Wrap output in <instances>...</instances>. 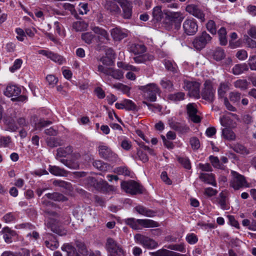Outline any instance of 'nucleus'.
Instances as JSON below:
<instances>
[{"label": "nucleus", "instance_id": "1", "mask_svg": "<svg viewBox=\"0 0 256 256\" xmlns=\"http://www.w3.org/2000/svg\"><path fill=\"white\" fill-rule=\"evenodd\" d=\"M43 204L46 206L44 212L48 218L47 222H46V225L47 228H50L52 232L59 236H63L66 235L67 232L66 230L64 229L57 227L56 224H58L59 222L69 223L70 217L67 215L64 216V219L65 221L62 222L60 218V214L58 212L50 210L48 208L50 206H54V204L50 202L44 201Z\"/></svg>", "mask_w": 256, "mask_h": 256}, {"label": "nucleus", "instance_id": "2", "mask_svg": "<svg viewBox=\"0 0 256 256\" xmlns=\"http://www.w3.org/2000/svg\"><path fill=\"white\" fill-rule=\"evenodd\" d=\"M126 223L130 226L132 229L140 230V226L144 228H154L159 226L158 224L152 220H136L134 218H129L125 220Z\"/></svg>", "mask_w": 256, "mask_h": 256}, {"label": "nucleus", "instance_id": "3", "mask_svg": "<svg viewBox=\"0 0 256 256\" xmlns=\"http://www.w3.org/2000/svg\"><path fill=\"white\" fill-rule=\"evenodd\" d=\"M215 92L212 82L208 80L204 82L200 96L204 100L212 103L214 100Z\"/></svg>", "mask_w": 256, "mask_h": 256}, {"label": "nucleus", "instance_id": "4", "mask_svg": "<svg viewBox=\"0 0 256 256\" xmlns=\"http://www.w3.org/2000/svg\"><path fill=\"white\" fill-rule=\"evenodd\" d=\"M184 88L186 90L188 91V95L190 97H194L196 98H200V84L196 81L184 80Z\"/></svg>", "mask_w": 256, "mask_h": 256}, {"label": "nucleus", "instance_id": "5", "mask_svg": "<svg viewBox=\"0 0 256 256\" xmlns=\"http://www.w3.org/2000/svg\"><path fill=\"white\" fill-rule=\"evenodd\" d=\"M165 20L170 24H175L176 28L178 29L180 28V24L184 18L182 13L180 12H172L168 10H164Z\"/></svg>", "mask_w": 256, "mask_h": 256}, {"label": "nucleus", "instance_id": "6", "mask_svg": "<svg viewBox=\"0 0 256 256\" xmlns=\"http://www.w3.org/2000/svg\"><path fill=\"white\" fill-rule=\"evenodd\" d=\"M139 89L144 93V96L150 102L156 100V94L160 92V89L157 86L153 83L140 86Z\"/></svg>", "mask_w": 256, "mask_h": 256}, {"label": "nucleus", "instance_id": "7", "mask_svg": "<svg viewBox=\"0 0 256 256\" xmlns=\"http://www.w3.org/2000/svg\"><path fill=\"white\" fill-rule=\"evenodd\" d=\"M121 187L126 193L132 194L142 192V186L133 180L122 181L121 183Z\"/></svg>", "mask_w": 256, "mask_h": 256}, {"label": "nucleus", "instance_id": "8", "mask_svg": "<svg viewBox=\"0 0 256 256\" xmlns=\"http://www.w3.org/2000/svg\"><path fill=\"white\" fill-rule=\"evenodd\" d=\"M21 89L14 85L8 86L4 92V94L9 97H14L12 98V101L24 102L26 99L24 96L20 95Z\"/></svg>", "mask_w": 256, "mask_h": 256}, {"label": "nucleus", "instance_id": "9", "mask_svg": "<svg viewBox=\"0 0 256 256\" xmlns=\"http://www.w3.org/2000/svg\"><path fill=\"white\" fill-rule=\"evenodd\" d=\"M231 174L232 178L230 182V186L234 190H238L243 187L248 186L244 176L234 170L231 172Z\"/></svg>", "mask_w": 256, "mask_h": 256}, {"label": "nucleus", "instance_id": "10", "mask_svg": "<svg viewBox=\"0 0 256 256\" xmlns=\"http://www.w3.org/2000/svg\"><path fill=\"white\" fill-rule=\"evenodd\" d=\"M134 239L136 242L148 249H154L158 246V242L154 240L140 234L134 236Z\"/></svg>", "mask_w": 256, "mask_h": 256}, {"label": "nucleus", "instance_id": "11", "mask_svg": "<svg viewBox=\"0 0 256 256\" xmlns=\"http://www.w3.org/2000/svg\"><path fill=\"white\" fill-rule=\"evenodd\" d=\"M98 153L102 158L108 161L116 162L118 160V155L106 146H98Z\"/></svg>", "mask_w": 256, "mask_h": 256}, {"label": "nucleus", "instance_id": "12", "mask_svg": "<svg viewBox=\"0 0 256 256\" xmlns=\"http://www.w3.org/2000/svg\"><path fill=\"white\" fill-rule=\"evenodd\" d=\"M211 36L206 32H203L200 36L194 38L192 44L196 49L201 50L211 40Z\"/></svg>", "mask_w": 256, "mask_h": 256}, {"label": "nucleus", "instance_id": "13", "mask_svg": "<svg viewBox=\"0 0 256 256\" xmlns=\"http://www.w3.org/2000/svg\"><path fill=\"white\" fill-rule=\"evenodd\" d=\"M168 124L172 129L180 134H186L190 131V128L188 126L184 123L176 122L174 118L168 119Z\"/></svg>", "mask_w": 256, "mask_h": 256}, {"label": "nucleus", "instance_id": "14", "mask_svg": "<svg viewBox=\"0 0 256 256\" xmlns=\"http://www.w3.org/2000/svg\"><path fill=\"white\" fill-rule=\"evenodd\" d=\"M183 28L187 35L192 36L197 32L198 26L194 20L187 19L183 23Z\"/></svg>", "mask_w": 256, "mask_h": 256}, {"label": "nucleus", "instance_id": "15", "mask_svg": "<svg viewBox=\"0 0 256 256\" xmlns=\"http://www.w3.org/2000/svg\"><path fill=\"white\" fill-rule=\"evenodd\" d=\"M92 209L90 206L87 208H78L73 212L74 216L78 220L83 222L84 220L88 219L91 216Z\"/></svg>", "mask_w": 256, "mask_h": 256}, {"label": "nucleus", "instance_id": "16", "mask_svg": "<svg viewBox=\"0 0 256 256\" xmlns=\"http://www.w3.org/2000/svg\"><path fill=\"white\" fill-rule=\"evenodd\" d=\"M114 0H106L104 8L108 13L111 15L118 16L121 14V10Z\"/></svg>", "mask_w": 256, "mask_h": 256}, {"label": "nucleus", "instance_id": "17", "mask_svg": "<svg viewBox=\"0 0 256 256\" xmlns=\"http://www.w3.org/2000/svg\"><path fill=\"white\" fill-rule=\"evenodd\" d=\"M117 2L122 10V17L125 19L130 18L132 8L131 2L128 0H117Z\"/></svg>", "mask_w": 256, "mask_h": 256}, {"label": "nucleus", "instance_id": "18", "mask_svg": "<svg viewBox=\"0 0 256 256\" xmlns=\"http://www.w3.org/2000/svg\"><path fill=\"white\" fill-rule=\"evenodd\" d=\"M72 158L70 160L60 159V161L66 167L71 169H78L79 168V163L76 160L80 158V153H74L72 154Z\"/></svg>", "mask_w": 256, "mask_h": 256}, {"label": "nucleus", "instance_id": "19", "mask_svg": "<svg viewBox=\"0 0 256 256\" xmlns=\"http://www.w3.org/2000/svg\"><path fill=\"white\" fill-rule=\"evenodd\" d=\"M194 103L188 104L186 106L187 113L190 120L194 123H198L201 121L200 116L196 114L198 110Z\"/></svg>", "mask_w": 256, "mask_h": 256}, {"label": "nucleus", "instance_id": "20", "mask_svg": "<svg viewBox=\"0 0 256 256\" xmlns=\"http://www.w3.org/2000/svg\"><path fill=\"white\" fill-rule=\"evenodd\" d=\"M186 10L190 14L200 20L201 22H204L205 20L204 14L197 6L189 4L186 6Z\"/></svg>", "mask_w": 256, "mask_h": 256}, {"label": "nucleus", "instance_id": "21", "mask_svg": "<svg viewBox=\"0 0 256 256\" xmlns=\"http://www.w3.org/2000/svg\"><path fill=\"white\" fill-rule=\"evenodd\" d=\"M110 34L114 41H120L128 36V31L126 30L116 27L110 30Z\"/></svg>", "mask_w": 256, "mask_h": 256}, {"label": "nucleus", "instance_id": "22", "mask_svg": "<svg viewBox=\"0 0 256 256\" xmlns=\"http://www.w3.org/2000/svg\"><path fill=\"white\" fill-rule=\"evenodd\" d=\"M199 178L201 180L206 183L212 184L214 186H216V182L212 174L201 173L199 176Z\"/></svg>", "mask_w": 256, "mask_h": 256}, {"label": "nucleus", "instance_id": "23", "mask_svg": "<svg viewBox=\"0 0 256 256\" xmlns=\"http://www.w3.org/2000/svg\"><path fill=\"white\" fill-rule=\"evenodd\" d=\"M72 152V147L68 146L65 148H60L56 150V158L60 160L62 157H66Z\"/></svg>", "mask_w": 256, "mask_h": 256}, {"label": "nucleus", "instance_id": "24", "mask_svg": "<svg viewBox=\"0 0 256 256\" xmlns=\"http://www.w3.org/2000/svg\"><path fill=\"white\" fill-rule=\"evenodd\" d=\"M3 238L6 242L10 244L12 242V237L16 235V232L8 227H4L2 230Z\"/></svg>", "mask_w": 256, "mask_h": 256}, {"label": "nucleus", "instance_id": "25", "mask_svg": "<svg viewBox=\"0 0 256 256\" xmlns=\"http://www.w3.org/2000/svg\"><path fill=\"white\" fill-rule=\"evenodd\" d=\"M248 67L247 64H236L232 68V72L234 75H239L242 74L244 72L248 71Z\"/></svg>", "mask_w": 256, "mask_h": 256}, {"label": "nucleus", "instance_id": "26", "mask_svg": "<svg viewBox=\"0 0 256 256\" xmlns=\"http://www.w3.org/2000/svg\"><path fill=\"white\" fill-rule=\"evenodd\" d=\"M153 20L156 22H160L164 18V10H162V6H156L153 8L152 12Z\"/></svg>", "mask_w": 256, "mask_h": 256}, {"label": "nucleus", "instance_id": "27", "mask_svg": "<svg viewBox=\"0 0 256 256\" xmlns=\"http://www.w3.org/2000/svg\"><path fill=\"white\" fill-rule=\"evenodd\" d=\"M146 50L145 46L141 44H132L130 47V51L134 54H140Z\"/></svg>", "mask_w": 256, "mask_h": 256}, {"label": "nucleus", "instance_id": "28", "mask_svg": "<svg viewBox=\"0 0 256 256\" xmlns=\"http://www.w3.org/2000/svg\"><path fill=\"white\" fill-rule=\"evenodd\" d=\"M45 196L48 199L58 201V202H65L68 200L66 197L64 196L62 194L59 192H52L46 194Z\"/></svg>", "mask_w": 256, "mask_h": 256}, {"label": "nucleus", "instance_id": "29", "mask_svg": "<svg viewBox=\"0 0 256 256\" xmlns=\"http://www.w3.org/2000/svg\"><path fill=\"white\" fill-rule=\"evenodd\" d=\"M4 124L6 126V130L15 132L18 129V126L15 123V120L12 117L8 116L4 120Z\"/></svg>", "mask_w": 256, "mask_h": 256}, {"label": "nucleus", "instance_id": "30", "mask_svg": "<svg viewBox=\"0 0 256 256\" xmlns=\"http://www.w3.org/2000/svg\"><path fill=\"white\" fill-rule=\"evenodd\" d=\"M91 29L96 34L100 36L102 38L106 40H110L108 33L104 29L98 26H93Z\"/></svg>", "mask_w": 256, "mask_h": 256}, {"label": "nucleus", "instance_id": "31", "mask_svg": "<svg viewBox=\"0 0 256 256\" xmlns=\"http://www.w3.org/2000/svg\"><path fill=\"white\" fill-rule=\"evenodd\" d=\"M222 137L228 140H234L236 136L234 132L229 128H226L222 130Z\"/></svg>", "mask_w": 256, "mask_h": 256}, {"label": "nucleus", "instance_id": "32", "mask_svg": "<svg viewBox=\"0 0 256 256\" xmlns=\"http://www.w3.org/2000/svg\"><path fill=\"white\" fill-rule=\"evenodd\" d=\"M48 170L51 174L58 176H66L68 173L66 170L57 166H50Z\"/></svg>", "mask_w": 256, "mask_h": 256}, {"label": "nucleus", "instance_id": "33", "mask_svg": "<svg viewBox=\"0 0 256 256\" xmlns=\"http://www.w3.org/2000/svg\"><path fill=\"white\" fill-rule=\"evenodd\" d=\"M230 148L236 153L246 155L250 154L248 150L244 146L240 144H236L230 146Z\"/></svg>", "mask_w": 256, "mask_h": 256}, {"label": "nucleus", "instance_id": "34", "mask_svg": "<svg viewBox=\"0 0 256 256\" xmlns=\"http://www.w3.org/2000/svg\"><path fill=\"white\" fill-rule=\"evenodd\" d=\"M107 76H110L114 79L120 80L123 78L124 74L120 70H115L112 68H110Z\"/></svg>", "mask_w": 256, "mask_h": 256}, {"label": "nucleus", "instance_id": "35", "mask_svg": "<svg viewBox=\"0 0 256 256\" xmlns=\"http://www.w3.org/2000/svg\"><path fill=\"white\" fill-rule=\"evenodd\" d=\"M135 209L138 214L146 216L152 217L154 215V212L153 210H148L142 206H136Z\"/></svg>", "mask_w": 256, "mask_h": 256}, {"label": "nucleus", "instance_id": "36", "mask_svg": "<svg viewBox=\"0 0 256 256\" xmlns=\"http://www.w3.org/2000/svg\"><path fill=\"white\" fill-rule=\"evenodd\" d=\"M62 249L66 252L67 256H80L76 248L70 244H64Z\"/></svg>", "mask_w": 256, "mask_h": 256}, {"label": "nucleus", "instance_id": "37", "mask_svg": "<svg viewBox=\"0 0 256 256\" xmlns=\"http://www.w3.org/2000/svg\"><path fill=\"white\" fill-rule=\"evenodd\" d=\"M93 166L100 171H106L110 168L107 163H105L100 160H96L92 162Z\"/></svg>", "mask_w": 256, "mask_h": 256}, {"label": "nucleus", "instance_id": "38", "mask_svg": "<svg viewBox=\"0 0 256 256\" xmlns=\"http://www.w3.org/2000/svg\"><path fill=\"white\" fill-rule=\"evenodd\" d=\"M46 140L47 145L52 148L57 147L62 144L60 140L54 137H48L46 138Z\"/></svg>", "mask_w": 256, "mask_h": 256}, {"label": "nucleus", "instance_id": "39", "mask_svg": "<svg viewBox=\"0 0 256 256\" xmlns=\"http://www.w3.org/2000/svg\"><path fill=\"white\" fill-rule=\"evenodd\" d=\"M81 38L86 43L90 44L96 38V36L92 32H86L82 34Z\"/></svg>", "mask_w": 256, "mask_h": 256}, {"label": "nucleus", "instance_id": "40", "mask_svg": "<svg viewBox=\"0 0 256 256\" xmlns=\"http://www.w3.org/2000/svg\"><path fill=\"white\" fill-rule=\"evenodd\" d=\"M213 58L216 61H220L224 58L226 54L224 50L221 48H218L213 52Z\"/></svg>", "mask_w": 256, "mask_h": 256}, {"label": "nucleus", "instance_id": "41", "mask_svg": "<svg viewBox=\"0 0 256 256\" xmlns=\"http://www.w3.org/2000/svg\"><path fill=\"white\" fill-rule=\"evenodd\" d=\"M153 60L154 56L148 54H140L138 56L134 58V60L136 63H142L145 62L146 60Z\"/></svg>", "mask_w": 256, "mask_h": 256}, {"label": "nucleus", "instance_id": "42", "mask_svg": "<svg viewBox=\"0 0 256 256\" xmlns=\"http://www.w3.org/2000/svg\"><path fill=\"white\" fill-rule=\"evenodd\" d=\"M248 82L246 80L240 79L234 82V86L236 88H240L241 90H246L248 88Z\"/></svg>", "mask_w": 256, "mask_h": 256}, {"label": "nucleus", "instance_id": "43", "mask_svg": "<svg viewBox=\"0 0 256 256\" xmlns=\"http://www.w3.org/2000/svg\"><path fill=\"white\" fill-rule=\"evenodd\" d=\"M114 172L118 174L125 176H130V170L126 166H121L116 168L114 170Z\"/></svg>", "mask_w": 256, "mask_h": 256}, {"label": "nucleus", "instance_id": "44", "mask_svg": "<svg viewBox=\"0 0 256 256\" xmlns=\"http://www.w3.org/2000/svg\"><path fill=\"white\" fill-rule=\"evenodd\" d=\"M120 246L113 238H109L106 240V248L108 252L114 250V248H118Z\"/></svg>", "mask_w": 256, "mask_h": 256}, {"label": "nucleus", "instance_id": "45", "mask_svg": "<svg viewBox=\"0 0 256 256\" xmlns=\"http://www.w3.org/2000/svg\"><path fill=\"white\" fill-rule=\"evenodd\" d=\"M218 34L220 44L225 46L227 44V39L226 38V31L225 28H221L218 31Z\"/></svg>", "mask_w": 256, "mask_h": 256}, {"label": "nucleus", "instance_id": "46", "mask_svg": "<svg viewBox=\"0 0 256 256\" xmlns=\"http://www.w3.org/2000/svg\"><path fill=\"white\" fill-rule=\"evenodd\" d=\"M124 108L127 110L138 111V108L135 104L130 100H124Z\"/></svg>", "mask_w": 256, "mask_h": 256}, {"label": "nucleus", "instance_id": "47", "mask_svg": "<svg viewBox=\"0 0 256 256\" xmlns=\"http://www.w3.org/2000/svg\"><path fill=\"white\" fill-rule=\"evenodd\" d=\"M185 94L183 92H178L169 96L170 100L174 102H178L184 99Z\"/></svg>", "mask_w": 256, "mask_h": 256}, {"label": "nucleus", "instance_id": "48", "mask_svg": "<svg viewBox=\"0 0 256 256\" xmlns=\"http://www.w3.org/2000/svg\"><path fill=\"white\" fill-rule=\"evenodd\" d=\"M210 160L212 165L216 168L220 169H224V166L220 164V161L218 157L210 156L209 158Z\"/></svg>", "mask_w": 256, "mask_h": 256}, {"label": "nucleus", "instance_id": "49", "mask_svg": "<svg viewBox=\"0 0 256 256\" xmlns=\"http://www.w3.org/2000/svg\"><path fill=\"white\" fill-rule=\"evenodd\" d=\"M86 23L83 21H77L72 24V28L76 32L83 30L87 26Z\"/></svg>", "mask_w": 256, "mask_h": 256}, {"label": "nucleus", "instance_id": "50", "mask_svg": "<svg viewBox=\"0 0 256 256\" xmlns=\"http://www.w3.org/2000/svg\"><path fill=\"white\" fill-rule=\"evenodd\" d=\"M228 88L229 87L228 83L221 82L218 90V96L220 97H224Z\"/></svg>", "mask_w": 256, "mask_h": 256}, {"label": "nucleus", "instance_id": "51", "mask_svg": "<svg viewBox=\"0 0 256 256\" xmlns=\"http://www.w3.org/2000/svg\"><path fill=\"white\" fill-rule=\"evenodd\" d=\"M164 66L168 70L172 72L174 74L178 72L177 66L176 64L172 63L170 60H165Z\"/></svg>", "mask_w": 256, "mask_h": 256}, {"label": "nucleus", "instance_id": "52", "mask_svg": "<svg viewBox=\"0 0 256 256\" xmlns=\"http://www.w3.org/2000/svg\"><path fill=\"white\" fill-rule=\"evenodd\" d=\"M76 246L78 248L80 252L83 255H87L88 254V250L85 244L80 241L76 242Z\"/></svg>", "mask_w": 256, "mask_h": 256}, {"label": "nucleus", "instance_id": "53", "mask_svg": "<svg viewBox=\"0 0 256 256\" xmlns=\"http://www.w3.org/2000/svg\"><path fill=\"white\" fill-rule=\"evenodd\" d=\"M241 94L238 92H232L230 93L229 98L234 103L239 102L240 100Z\"/></svg>", "mask_w": 256, "mask_h": 256}, {"label": "nucleus", "instance_id": "54", "mask_svg": "<svg viewBox=\"0 0 256 256\" xmlns=\"http://www.w3.org/2000/svg\"><path fill=\"white\" fill-rule=\"evenodd\" d=\"M220 122L223 126L230 128L232 127V120L228 117L222 116V117L220 118Z\"/></svg>", "mask_w": 256, "mask_h": 256}, {"label": "nucleus", "instance_id": "55", "mask_svg": "<svg viewBox=\"0 0 256 256\" xmlns=\"http://www.w3.org/2000/svg\"><path fill=\"white\" fill-rule=\"evenodd\" d=\"M113 87L115 88L120 90L124 94L129 93V91L130 90V88L128 86L121 83L115 84L113 86Z\"/></svg>", "mask_w": 256, "mask_h": 256}, {"label": "nucleus", "instance_id": "56", "mask_svg": "<svg viewBox=\"0 0 256 256\" xmlns=\"http://www.w3.org/2000/svg\"><path fill=\"white\" fill-rule=\"evenodd\" d=\"M51 124V121L40 119V121L36 124L35 128L36 130H40L42 128L50 124Z\"/></svg>", "mask_w": 256, "mask_h": 256}, {"label": "nucleus", "instance_id": "57", "mask_svg": "<svg viewBox=\"0 0 256 256\" xmlns=\"http://www.w3.org/2000/svg\"><path fill=\"white\" fill-rule=\"evenodd\" d=\"M207 30L212 34H216V30L214 21L210 20L206 24Z\"/></svg>", "mask_w": 256, "mask_h": 256}, {"label": "nucleus", "instance_id": "58", "mask_svg": "<svg viewBox=\"0 0 256 256\" xmlns=\"http://www.w3.org/2000/svg\"><path fill=\"white\" fill-rule=\"evenodd\" d=\"M220 199L218 200V204H220L221 208L223 210H227V206L226 202V196L222 192L220 193Z\"/></svg>", "mask_w": 256, "mask_h": 256}, {"label": "nucleus", "instance_id": "59", "mask_svg": "<svg viewBox=\"0 0 256 256\" xmlns=\"http://www.w3.org/2000/svg\"><path fill=\"white\" fill-rule=\"evenodd\" d=\"M160 84L163 88L168 89L169 90H171L172 88L173 84L170 80L163 79L161 80Z\"/></svg>", "mask_w": 256, "mask_h": 256}, {"label": "nucleus", "instance_id": "60", "mask_svg": "<svg viewBox=\"0 0 256 256\" xmlns=\"http://www.w3.org/2000/svg\"><path fill=\"white\" fill-rule=\"evenodd\" d=\"M248 65L252 70H256V56H250L249 58Z\"/></svg>", "mask_w": 256, "mask_h": 256}, {"label": "nucleus", "instance_id": "61", "mask_svg": "<svg viewBox=\"0 0 256 256\" xmlns=\"http://www.w3.org/2000/svg\"><path fill=\"white\" fill-rule=\"evenodd\" d=\"M50 58L54 62L58 63L59 64H62L63 62V58L62 56L52 52H51L50 57Z\"/></svg>", "mask_w": 256, "mask_h": 256}, {"label": "nucleus", "instance_id": "62", "mask_svg": "<svg viewBox=\"0 0 256 256\" xmlns=\"http://www.w3.org/2000/svg\"><path fill=\"white\" fill-rule=\"evenodd\" d=\"M190 144L194 150H198L200 147L199 140L196 137L190 139Z\"/></svg>", "mask_w": 256, "mask_h": 256}, {"label": "nucleus", "instance_id": "63", "mask_svg": "<svg viewBox=\"0 0 256 256\" xmlns=\"http://www.w3.org/2000/svg\"><path fill=\"white\" fill-rule=\"evenodd\" d=\"M46 79L48 84L52 86H54L58 82V78L52 74L48 75Z\"/></svg>", "mask_w": 256, "mask_h": 256}, {"label": "nucleus", "instance_id": "64", "mask_svg": "<svg viewBox=\"0 0 256 256\" xmlns=\"http://www.w3.org/2000/svg\"><path fill=\"white\" fill-rule=\"evenodd\" d=\"M168 250L162 248L152 253V256H168Z\"/></svg>", "mask_w": 256, "mask_h": 256}]
</instances>
